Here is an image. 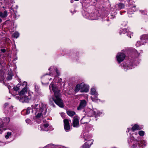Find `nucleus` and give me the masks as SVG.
I'll return each instance as SVG.
<instances>
[{"label":"nucleus","instance_id":"obj_1","mask_svg":"<svg viewBox=\"0 0 148 148\" xmlns=\"http://www.w3.org/2000/svg\"><path fill=\"white\" fill-rule=\"evenodd\" d=\"M32 112L35 115L33 120L38 123L40 122L43 116H45L47 111L46 106L42 103L39 104H35L32 106Z\"/></svg>","mask_w":148,"mask_h":148},{"label":"nucleus","instance_id":"obj_2","mask_svg":"<svg viewBox=\"0 0 148 148\" xmlns=\"http://www.w3.org/2000/svg\"><path fill=\"white\" fill-rule=\"evenodd\" d=\"M32 94V92L27 90V87H24L19 92V96H16L15 97L21 102H27L31 99Z\"/></svg>","mask_w":148,"mask_h":148},{"label":"nucleus","instance_id":"obj_3","mask_svg":"<svg viewBox=\"0 0 148 148\" xmlns=\"http://www.w3.org/2000/svg\"><path fill=\"white\" fill-rule=\"evenodd\" d=\"M49 88L51 92L52 90L54 92V96L53 97L52 99L55 103L60 107H63V103L60 97V91L57 86L51 83L49 85Z\"/></svg>","mask_w":148,"mask_h":148},{"label":"nucleus","instance_id":"obj_4","mask_svg":"<svg viewBox=\"0 0 148 148\" xmlns=\"http://www.w3.org/2000/svg\"><path fill=\"white\" fill-rule=\"evenodd\" d=\"M133 136L130 137V141H128L129 143L131 145H132L133 148H135L137 146V145L140 147H143L145 146L146 144V141L144 140H141L140 142H138L135 138L138 135L137 133H135L133 135Z\"/></svg>","mask_w":148,"mask_h":148},{"label":"nucleus","instance_id":"obj_5","mask_svg":"<svg viewBox=\"0 0 148 148\" xmlns=\"http://www.w3.org/2000/svg\"><path fill=\"white\" fill-rule=\"evenodd\" d=\"M91 94L93 96H91V98L93 101H95L97 100V92H96L95 88H92L91 89Z\"/></svg>","mask_w":148,"mask_h":148},{"label":"nucleus","instance_id":"obj_6","mask_svg":"<svg viewBox=\"0 0 148 148\" xmlns=\"http://www.w3.org/2000/svg\"><path fill=\"white\" fill-rule=\"evenodd\" d=\"M102 114V113L100 112L99 111L97 110H90L88 113V115L90 117H92L94 116L96 117H97L98 116H100Z\"/></svg>","mask_w":148,"mask_h":148},{"label":"nucleus","instance_id":"obj_7","mask_svg":"<svg viewBox=\"0 0 148 148\" xmlns=\"http://www.w3.org/2000/svg\"><path fill=\"white\" fill-rule=\"evenodd\" d=\"M10 121V118L9 117L3 118L2 121H0V128L6 125Z\"/></svg>","mask_w":148,"mask_h":148},{"label":"nucleus","instance_id":"obj_8","mask_svg":"<svg viewBox=\"0 0 148 148\" xmlns=\"http://www.w3.org/2000/svg\"><path fill=\"white\" fill-rule=\"evenodd\" d=\"M125 57V55L121 53H119L116 56L117 60L119 63L123 61L124 60Z\"/></svg>","mask_w":148,"mask_h":148},{"label":"nucleus","instance_id":"obj_9","mask_svg":"<svg viewBox=\"0 0 148 148\" xmlns=\"http://www.w3.org/2000/svg\"><path fill=\"white\" fill-rule=\"evenodd\" d=\"M87 105V102L85 100H80V103L79 106L77 108V109L80 110L83 109Z\"/></svg>","mask_w":148,"mask_h":148},{"label":"nucleus","instance_id":"obj_10","mask_svg":"<svg viewBox=\"0 0 148 148\" xmlns=\"http://www.w3.org/2000/svg\"><path fill=\"white\" fill-rule=\"evenodd\" d=\"M64 122L65 130L66 132L69 131L70 130V127L68 120L67 119H64Z\"/></svg>","mask_w":148,"mask_h":148},{"label":"nucleus","instance_id":"obj_11","mask_svg":"<svg viewBox=\"0 0 148 148\" xmlns=\"http://www.w3.org/2000/svg\"><path fill=\"white\" fill-rule=\"evenodd\" d=\"M93 140H90L85 143L82 146V148H89L91 145L92 144Z\"/></svg>","mask_w":148,"mask_h":148},{"label":"nucleus","instance_id":"obj_12","mask_svg":"<svg viewBox=\"0 0 148 148\" xmlns=\"http://www.w3.org/2000/svg\"><path fill=\"white\" fill-rule=\"evenodd\" d=\"M79 120L77 117H75L73 118V125L74 127H78L79 126Z\"/></svg>","mask_w":148,"mask_h":148},{"label":"nucleus","instance_id":"obj_13","mask_svg":"<svg viewBox=\"0 0 148 148\" xmlns=\"http://www.w3.org/2000/svg\"><path fill=\"white\" fill-rule=\"evenodd\" d=\"M83 85L82 86L81 90V92H87L88 91L89 87V86L86 84H84V83H81Z\"/></svg>","mask_w":148,"mask_h":148},{"label":"nucleus","instance_id":"obj_14","mask_svg":"<svg viewBox=\"0 0 148 148\" xmlns=\"http://www.w3.org/2000/svg\"><path fill=\"white\" fill-rule=\"evenodd\" d=\"M49 125L48 123L44 124L41 126V130L47 131L49 129L48 128Z\"/></svg>","mask_w":148,"mask_h":148},{"label":"nucleus","instance_id":"obj_15","mask_svg":"<svg viewBox=\"0 0 148 148\" xmlns=\"http://www.w3.org/2000/svg\"><path fill=\"white\" fill-rule=\"evenodd\" d=\"M142 128L140 127L138 125L135 124L131 129V130L132 131H134L135 130H140Z\"/></svg>","mask_w":148,"mask_h":148},{"label":"nucleus","instance_id":"obj_16","mask_svg":"<svg viewBox=\"0 0 148 148\" xmlns=\"http://www.w3.org/2000/svg\"><path fill=\"white\" fill-rule=\"evenodd\" d=\"M82 137H83L85 140H87L88 141V140H91L90 139L91 136L88 135L87 134H83V136L82 135Z\"/></svg>","mask_w":148,"mask_h":148},{"label":"nucleus","instance_id":"obj_17","mask_svg":"<svg viewBox=\"0 0 148 148\" xmlns=\"http://www.w3.org/2000/svg\"><path fill=\"white\" fill-rule=\"evenodd\" d=\"M82 84H77L75 87V91L76 92H77L80 90V92H81V90L82 88V86L83 85Z\"/></svg>","mask_w":148,"mask_h":148},{"label":"nucleus","instance_id":"obj_18","mask_svg":"<svg viewBox=\"0 0 148 148\" xmlns=\"http://www.w3.org/2000/svg\"><path fill=\"white\" fill-rule=\"evenodd\" d=\"M8 16V12L5 10L3 12H0V16L2 18L6 17Z\"/></svg>","mask_w":148,"mask_h":148},{"label":"nucleus","instance_id":"obj_19","mask_svg":"<svg viewBox=\"0 0 148 148\" xmlns=\"http://www.w3.org/2000/svg\"><path fill=\"white\" fill-rule=\"evenodd\" d=\"M4 78V72L2 70L0 71V81L3 80Z\"/></svg>","mask_w":148,"mask_h":148},{"label":"nucleus","instance_id":"obj_20","mask_svg":"<svg viewBox=\"0 0 148 148\" xmlns=\"http://www.w3.org/2000/svg\"><path fill=\"white\" fill-rule=\"evenodd\" d=\"M67 114L70 116H72L75 114V113L72 111H68L66 112Z\"/></svg>","mask_w":148,"mask_h":148},{"label":"nucleus","instance_id":"obj_21","mask_svg":"<svg viewBox=\"0 0 148 148\" xmlns=\"http://www.w3.org/2000/svg\"><path fill=\"white\" fill-rule=\"evenodd\" d=\"M140 39L143 40H148V35H142L141 36Z\"/></svg>","mask_w":148,"mask_h":148},{"label":"nucleus","instance_id":"obj_22","mask_svg":"<svg viewBox=\"0 0 148 148\" xmlns=\"http://www.w3.org/2000/svg\"><path fill=\"white\" fill-rule=\"evenodd\" d=\"M4 107L5 108V112L6 114H8L9 111H8V108L9 107V104L8 103H5L4 104Z\"/></svg>","mask_w":148,"mask_h":148},{"label":"nucleus","instance_id":"obj_23","mask_svg":"<svg viewBox=\"0 0 148 148\" xmlns=\"http://www.w3.org/2000/svg\"><path fill=\"white\" fill-rule=\"evenodd\" d=\"M118 6V8L119 9H121L124 8L125 7V5L123 3H120L117 4Z\"/></svg>","mask_w":148,"mask_h":148},{"label":"nucleus","instance_id":"obj_24","mask_svg":"<svg viewBox=\"0 0 148 148\" xmlns=\"http://www.w3.org/2000/svg\"><path fill=\"white\" fill-rule=\"evenodd\" d=\"M135 6H134L132 8V9H131L130 8H129L128 9V12H129L128 13H133L132 12H134L135 11Z\"/></svg>","mask_w":148,"mask_h":148},{"label":"nucleus","instance_id":"obj_25","mask_svg":"<svg viewBox=\"0 0 148 148\" xmlns=\"http://www.w3.org/2000/svg\"><path fill=\"white\" fill-rule=\"evenodd\" d=\"M44 148H56V147L53 145L49 144L46 145Z\"/></svg>","mask_w":148,"mask_h":148},{"label":"nucleus","instance_id":"obj_26","mask_svg":"<svg viewBox=\"0 0 148 148\" xmlns=\"http://www.w3.org/2000/svg\"><path fill=\"white\" fill-rule=\"evenodd\" d=\"M128 30L126 29H123L122 30H121V32H120V34H125L126 32H127Z\"/></svg>","mask_w":148,"mask_h":148},{"label":"nucleus","instance_id":"obj_27","mask_svg":"<svg viewBox=\"0 0 148 148\" xmlns=\"http://www.w3.org/2000/svg\"><path fill=\"white\" fill-rule=\"evenodd\" d=\"M12 135V133L10 132H8L7 133V134L5 136V138L6 139H8L9 138L11 137Z\"/></svg>","mask_w":148,"mask_h":148},{"label":"nucleus","instance_id":"obj_28","mask_svg":"<svg viewBox=\"0 0 148 148\" xmlns=\"http://www.w3.org/2000/svg\"><path fill=\"white\" fill-rule=\"evenodd\" d=\"M13 36L14 37L16 38L19 36V34L18 32H16L14 33Z\"/></svg>","mask_w":148,"mask_h":148},{"label":"nucleus","instance_id":"obj_29","mask_svg":"<svg viewBox=\"0 0 148 148\" xmlns=\"http://www.w3.org/2000/svg\"><path fill=\"white\" fill-rule=\"evenodd\" d=\"M90 17H92V18H91L90 17V18H88L89 19H91L92 20H97V18L95 17V14H93V15L92 14H91L90 15Z\"/></svg>","mask_w":148,"mask_h":148},{"label":"nucleus","instance_id":"obj_30","mask_svg":"<svg viewBox=\"0 0 148 148\" xmlns=\"http://www.w3.org/2000/svg\"><path fill=\"white\" fill-rule=\"evenodd\" d=\"M127 35L130 38H131L132 36H133V33L131 32L128 31L127 32Z\"/></svg>","mask_w":148,"mask_h":148},{"label":"nucleus","instance_id":"obj_31","mask_svg":"<svg viewBox=\"0 0 148 148\" xmlns=\"http://www.w3.org/2000/svg\"><path fill=\"white\" fill-rule=\"evenodd\" d=\"M20 85V84H18L16 86L14 87L13 88L14 90L15 91H18L19 89V87Z\"/></svg>","mask_w":148,"mask_h":148},{"label":"nucleus","instance_id":"obj_32","mask_svg":"<svg viewBox=\"0 0 148 148\" xmlns=\"http://www.w3.org/2000/svg\"><path fill=\"white\" fill-rule=\"evenodd\" d=\"M138 134L140 136H143L145 134V132L143 131H140L138 132Z\"/></svg>","mask_w":148,"mask_h":148},{"label":"nucleus","instance_id":"obj_33","mask_svg":"<svg viewBox=\"0 0 148 148\" xmlns=\"http://www.w3.org/2000/svg\"><path fill=\"white\" fill-rule=\"evenodd\" d=\"M134 53L135 56V57L137 58L139 56L140 53H138L137 51L135 50L134 51Z\"/></svg>","mask_w":148,"mask_h":148},{"label":"nucleus","instance_id":"obj_34","mask_svg":"<svg viewBox=\"0 0 148 148\" xmlns=\"http://www.w3.org/2000/svg\"><path fill=\"white\" fill-rule=\"evenodd\" d=\"M32 110V107L31 108L30 107H28L26 110V114H29L30 112V110Z\"/></svg>","mask_w":148,"mask_h":148},{"label":"nucleus","instance_id":"obj_35","mask_svg":"<svg viewBox=\"0 0 148 148\" xmlns=\"http://www.w3.org/2000/svg\"><path fill=\"white\" fill-rule=\"evenodd\" d=\"M22 86L23 87H27V82H24L23 83L22 85L21 84V85L20 86ZM21 88H22V87H21Z\"/></svg>","mask_w":148,"mask_h":148},{"label":"nucleus","instance_id":"obj_36","mask_svg":"<svg viewBox=\"0 0 148 148\" xmlns=\"http://www.w3.org/2000/svg\"><path fill=\"white\" fill-rule=\"evenodd\" d=\"M26 122L27 124H30L31 123V121L30 119H27L26 120Z\"/></svg>","mask_w":148,"mask_h":148},{"label":"nucleus","instance_id":"obj_37","mask_svg":"<svg viewBox=\"0 0 148 148\" xmlns=\"http://www.w3.org/2000/svg\"><path fill=\"white\" fill-rule=\"evenodd\" d=\"M14 13L15 15V18H16L17 17H18L19 16V15L17 14L16 11H15L14 12Z\"/></svg>","mask_w":148,"mask_h":148},{"label":"nucleus","instance_id":"obj_38","mask_svg":"<svg viewBox=\"0 0 148 148\" xmlns=\"http://www.w3.org/2000/svg\"><path fill=\"white\" fill-rule=\"evenodd\" d=\"M12 78V76L11 75H8L7 77V79L8 80H10Z\"/></svg>","mask_w":148,"mask_h":148},{"label":"nucleus","instance_id":"obj_39","mask_svg":"<svg viewBox=\"0 0 148 148\" xmlns=\"http://www.w3.org/2000/svg\"><path fill=\"white\" fill-rule=\"evenodd\" d=\"M141 44V43L140 41H138L137 43L136 44V46L138 47L140 46Z\"/></svg>","mask_w":148,"mask_h":148},{"label":"nucleus","instance_id":"obj_40","mask_svg":"<svg viewBox=\"0 0 148 148\" xmlns=\"http://www.w3.org/2000/svg\"><path fill=\"white\" fill-rule=\"evenodd\" d=\"M7 87H8V89H9V92L10 93V89H11V86H10L9 85H7Z\"/></svg>","mask_w":148,"mask_h":148},{"label":"nucleus","instance_id":"obj_41","mask_svg":"<svg viewBox=\"0 0 148 148\" xmlns=\"http://www.w3.org/2000/svg\"><path fill=\"white\" fill-rule=\"evenodd\" d=\"M55 70H56V73H57V75L58 76L59 75V71H58V69H55Z\"/></svg>","mask_w":148,"mask_h":148},{"label":"nucleus","instance_id":"obj_42","mask_svg":"<svg viewBox=\"0 0 148 148\" xmlns=\"http://www.w3.org/2000/svg\"><path fill=\"white\" fill-rule=\"evenodd\" d=\"M13 108V107L12 106H11L10 107H9V109L10 110V112L11 111V110H12V109Z\"/></svg>","mask_w":148,"mask_h":148},{"label":"nucleus","instance_id":"obj_43","mask_svg":"<svg viewBox=\"0 0 148 148\" xmlns=\"http://www.w3.org/2000/svg\"><path fill=\"white\" fill-rule=\"evenodd\" d=\"M127 69H132V66H127Z\"/></svg>","mask_w":148,"mask_h":148},{"label":"nucleus","instance_id":"obj_44","mask_svg":"<svg viewBox=\"0 0 148 148\" xmlns=\"http://www.w3.org/2000/svg\"><path fill=\"white\" fill-rule=\"evenodd\" d=\"M85 1H86L87 2L89 3L90 2L91 0H85Z\"/></svg>","mask_w":148,"mask_h":148},{"label":"nucleus","instance_id":"obj_45","mask_svg":"<svg viewBox=\"0 0 148 148\" xmlns=\"http://www.w3.org/2000/svg\"><path fill=\"white\" fill-rule=\"evenodd\" d=\"M85 119V117H83L81 120V121L82 122V121H84Z\"/></svg>","mask_w":148,"mask_h":148},{"label":"nucleus","instance_id":"obj_46","mask_svg":"<svg viewBox=\"0 0 148 148\" xmlns=\"http://www.w3.org/2000/svg\"><path fill=\"white\" fill-rule=\"evenodd\" d=\"M2 143V144H1V145H5V144L3 143Z\"/></svg>","mask_w":148,"mask_h":148},{"label":"nucleus","instance_id":"obj_47","mask_svg":"<svg viewBox=\"0 0 148 148\" xmlns=\"http://www.w3.org/2000/svg\"><path fill=\"white\" fill-rule=\"evenodd\" d=\"M2 51L3 52H4L5 51V49H2Z\"/></svg>","mask_w":148,"mask_h":148},{"label":"nucleus","instance_id":"obj_48","mask_svg":"<svg viewBox=\"0 0 148 148\" xmlns=\"http://www.w3.org/2000/svg\"><path fill=\"white\" fill-rule=\"evenodd\" d=\"M130 131V129L129 128H127V131H128V132H129Z\"/></svg>","mask_w":148,"mask_h":148},{"label":"nucleus","instance_id":"obj_49","mask_svg":"<svg viewBox=\"0 0 148 148\" xmlns=\"http://www.w3.org/2000/svg\"><path fill=\"white\" fill-rule=\"evenodd\" d=\"M2 21V20L1 19H0V23Z\"/></svg>","mask_w":148,"mask_h":148},{"label":"nucleus","instance_id":"obj_50","mask_svg":"<svg viewBox=\"0 0 148 148\" xmlns=\"http://www.w3.org/2000/svg\"><path fill=\"white\" fill-rule=\"evenodd\" d=\"M73 2V0H72L71 1V3H72Z\"/></svg>","mask_w":148,"mask_h":148},{"label":"nucleus","instance_id":"obj_51","mask_svg":"<svg viewBox=\"0 0 148 148\" xmlns=\"http://www.w3.org/2000/svg\"><path fill=\"white\" fill-rule=\"evenodd\" d=\"M61 80H62V79H61V78H60V80L59 81H60H60H61Z\"/></svg>","mask_w":148,"mask_h":148},{"label":"nucleus","instance_id":"obj_52","mask_svg":"<svg viewBox=\"0 0 148 148\" xmlns=\"http://www.w3.org/2000/svg\"><path fill=\"white\" fill-rule=\"evenodd\" d=\"M51 68H50L49 69V70H50V69H51Z\"/></svg>","mask_w":148,"mask_h":148},{"label":"nucleus","instance_id":"obj_53","mask_svg":"<svg viewBox=\"0 0 148 148\" xmlns=\"http://www.w3.org/2000/svg\"><path fill=\"white\" fill-rule=\"evenodd\" d=\"M51 78H50L49 79V80H51Z\"/></svg>","mask_w":148,"mask_h":148},{"label":"nucleus","instance_id":"obj_54","mask_svg":"<svg viewBox=\"0 0 148 148\" xmlns=\"http://www.w3.org/2000/svg\"><path fill=\"white\" fill-rule=\"evenodd\" d=\"M140 11L141 12V13H142V12H143V11Z\"/></svg>","mask_w":148,"mask_h":148},{"label":"nucleus","instance_id":"obj_55","mask_svg":"<svg viewBox=\"0 0 148 148\" xmlns=\"http://www.w3.org/2000/svg\"><path fill=\"white\" fill-rule=\"evenodd\" d=\"M75 0V1H79V0Z\"/></svg>","mask_w":148,"mask_h":148},{"label":"nucleus","instance_id":"obj_56","mask_svg":"<svg viewBox=\"0 0 148 148\" xmlns=\"http://www.w3.org/2000/svg\"><path fill=\"white\" fill-rule=\"evenodd\" d=\"M120 0V1H122L123 0Z\"/></svg>","mask_w":148,"mask_h":148}]
</instances>
